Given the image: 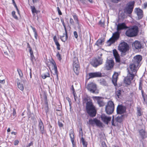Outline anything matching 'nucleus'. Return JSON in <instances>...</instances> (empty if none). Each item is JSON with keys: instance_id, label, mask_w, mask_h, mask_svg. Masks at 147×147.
I'll return each mask as SVG.
<instances>
[{"instance_id": "4be33fe9", "label": "nucleus", "mask_w": 147, "mask_h": 147, "mask_svg": "<svg viewBox=\"0 0 147 147\" xmlns=\"http://www.w3.org/2000/svg\"><path fill=\"white\" fill-rule=\"evenodd\" d=\"M118 74L117 73H115L113 76L112 82L115 86L117 85V82Z\"/></svg>"}, {"instance_id": "473e14b6", "label": "nucleus", "mask_w": 147, "mask_h": 147, "mask_svg": "<svg viewBox=\"0 0 147 147\" xmlns=\"http://www.w3.org/2000/svg\"><path fill=\"white\" fill-rule=\"evenodd\" d=\"M42 76L43 79H45L47 78L50 77V74L49 72H47L45 74H42Z\"/></svg>"}, {"instance_id": "dca6fc26", "label": "nucleus", "mask_w": 147, "mask_h": 147, "mask_svg": "<svg viewBox=\"0 0 147 147\" xmlns=\"http://www.w3.org/2000/svg\"><path fill=\"white\" fill-rule=\"evenodd\" d=\"M88 75L89 77V79L101 77L102 76L101 73L99 72L90 73Z\"/></svg>"}, {"instance_id": "1a4fd4ad", "label": "nucleus", "mask_w": 147, "mask_h": 147, "mask_svg": "<svg viewBox=\"0 0 147 147\" xmlns=\"http://www.w3.org/2000/svg\"><path fill=\"white\" fill-rule=\"evenodd\" d=\"M114 61L112 59H107L105 65V67L107 70H110L114 66Z\"/></svg>"}, {"instance_id": "c85d7f7f", "label": "nucleus", "mask_w": 147, "mask_h": 147, "mask_svg": "<svg viewBox=\"0 0 147 147\" xmlns=\"http://www.w3.org/2000/svg\"><path fill=\"white\" fill-rule=\"evenodd\" d=\"M73 18L76 22V23L77 24H79V20L77 16L76 13H74L72 15Z\"/></svg>"}, {"instance_id": "09e8293b", "label": "nucleus", "mask_w": 147, "mask_h": 147, "mask_svg": "<svg viewBox=\"0 0 147 147\" xmlns=\"http://www.w3.org/2000/svg\"><path fill=\"white\" fill-rule=\"evenodd\" d=\"M19 142V141L18 140H16L14 141V144L15 145H18Z\"/></svg>"}, {"instance_id": "9b49d317", "label": "nucleus", "mask_w": 147, "mask_h": 147, "mask_svg": "<svg viewBox=\"0 0 147 147\" xmlns=\"http://www.w3.org/2000/svg\"><path fill=\"white\" fill-rule=\"evenodd\" d=\"M102 59L99 58L98 59H93L91 61V63L94 67H96L99 65L102 64Z\"/></svg>"}, {"instance_id": "a211bd4d", "label": "nucleus", "mask_w": 147, "mask_h": 147, "mask_svg": "<svg viewBox=\"0 0 147 147\" xmlns=\"http://www.w3.org/2000/svg\"><path fill=\"white\" fill-rule=\"evenodd\" d=\"M128 28V27L124 23H119L117 25V30L118 31L124 29H126Z\"/></svg>"}, {"instance_id": "49530a36", "label": "nucleus", "mask_w": 147, "mask_h": 147, "mask_svg": "<svg viewBox=\"0 0 147 147\" xmlns=\"http://www.w3.org/2000/svg\"><path fill=\"white\" fill-rule=\"evenodd\" d=\"M74 37L76 38H77L78 37V34L77 33V32L76 31H74Z\"/></svg>"}, {"instance_id": "423d86ee", "label": "nucleus", "mask_w": 147, "mask_h": 147, "mask_svg": "<svg viewBox=\"0 0 147 147\" xmlns=\"http://www.w3.org/2000/svg\"><path fill=\"white\" fill-rule=\"evenodd\" d=\"M114 109V105L112 101H109L108 102L107 104L105 107V111L108 114H112Z\"/></svg>"}, {"instance_id": "20e7f679", "label": "nucleus", "mask_w": 147, "mask_h": 147, "mask_svg": "<svg viewBox=\"0 0 147 147\" xmlns=\"http://www.w3.org/2000/svg\"><path fill=\"white\" fill-rule=\"evenodd\" d=\"M119 51L121 52V55H125L129 49V46L127 43L125 42H121L118 47Z\"/></svg>"}, {"instance_id": "a878e982", "label": "nucleus", "mask_w": 147, "mask_h": 147, "mask_svg": "<svg viewBox=\"0 0 147 147\" xmlns=\"http://www.w3.org/2000/svg\"><path fill=\"white\" fill-rule=\"evenodd\" d=\"M73 69L75 74L78 75L79 73V66L74 67Z\"/></svg>"}, {"instance_id": "680f3d73", "label": "nucleus", "mask_w": 147, "mask_h": 147, "mask_svg": "<svg viewBox=\"0 0 147 147\" xmlns=\"http://www.w3.org/2000/svg\"><path fill=\"white\" fill-rule=\"evenodd\" d=\"M34 37L36 39H37V32H35L34 33Z\"/></svg>"}, {"instance_id": "052dcab7", "label": "nucleus", "mask_w": 147, "mask_h": 147, "mask_svg": "<svg viewBox=\"0 0 147 147\" xmlns=\"http://www.w3.org/2000/svg\"><path fill=\"white\" fill-rule=\"evenodd\" d=\"M111 1L114 3H117L119 1V0H111Z\"/></svg>"}, {"instance_id": "393cba45", "label": "nucleus", "mask_w": 147, "mask_h": 147, "mask_svg": "<svg viewBox=\"0 0 147 147\" xmlns=\"http://www.w3.org/2000/svg\"><path fill=\"white\" fill-rule=\"evenodd\" d=\"M67 38V36L66 31V32H65V33H63V36L61 37V39L62 41L65 42Z\"/></svg>"}, {"instance_id": "9d476101", "label": "nucleus", "mask_w": 147, "mask_h": 147, "mask_svg": "<svg viewBox=\"0 0 147 147\" xmlns=\"http://www.w3.org/2000/svg\"><path fill=\"white\" fill-rule=\"evenodd\" d=\"M134 1H131L128 3V6L126 7L125 9L127 13L130 14L132 13L134 8Z\"/></svg>"}, {"instance_id": "4d7b16f0", "label": "nucleus", "mask_w": 147, "mask_h": 147, "mask_svg": "<svg viewBox=\"0 0 147 147\" xmlns=\"http://www.w3.org/2000/svg\"><path fill=\"white\" fill-rule=\"evenodd\" d=\"M53 39L54 42L57 41V37L56 36H54Z\"/></svg>"}, {"instance_id": "f704fd0d", "label": "nucleus", "mask_w": 147, "mask_h": 147, "mask_svg": "<svg viewBox=\"0 0 147 147\" xmlns=\"http://www.w3.org/2000/svg\"><path fill=\"white\" fill-rule=\"evenodd\" d=\"M61 21L62 24L63 25V27L64 28L65 32H66L67 29H66V27L65 26V25L64 23V20L62 18V19H61Z\"/></svg>"}, {"instance_id": "e2e57ef3", "label": "nucleus", "mask_w": 147, "mask_h": 147, "mask_svg": "<svg viewBox=\"0 0 147 147\" xmlns=\"http://www.w3.org/2000/svg\"><path fill=\"white\" fill-rule=\"evenodd\" d=\"M33 144V143L32 142H30V143H29V144H28V147H30V146H32V145Z\"/></svg>"}, {"instance_id": "f03ea898", "label": "nucleus", "mask_w": 147, "mask_h": 147, "mask_svg": "<svg viewBox=\"0 0 147 147\" xmlns=\"http://www.w3.org/2000/svg\"><path fill=\"white\" fill-rule=\"evenodd\" d=\"M86 109L87 113L91 117L96 116V111L91 100L87 101L86 103Z\"/></svg>"}, {"instance_id": "774afa93", "label": "nucleus", "mask_w": 147, "mask_h": 147, "mask_svg": "<svg viewBox=\"0 0 147 147\" xmlns=\"http://www.w3.org/2000/svg\"><path fill=\"white\" fill-rule=\"evenodd\" d=\"M55 42V44L56 45V46L60 45V44L58 41Z\"/></svg>"}, {"instance_id": "f3484780", "label": "nucleus", "mask_w": 147, "mask_h": 147, "mask_svg": "<svg viewBox=\"0 0 147 147\" xmlns=\"http://www.w3.org/2000/svg\"><path fill=\"white\" fill-rule=\"evenodd\" d=\"M135 12L137 15L139 19H141L143 17L142 10L140 8H136L135 9Z\"/></svg>"}, {"instance_id": "3c124183", "label": "nucleus", "mask_w": 147, "mask_h": 147, "mask_svg": "<svg viewBox=\"0 0 147 147\" xmlns=\"http://www.w3.org/2000/svg\"><path fill=\"white\" fill-rule=\"evenodd\" d=\"M58 124L59 126L60 127H63V125L61 122H60L59 121H58Z\"/></svg>"}, {"instance_id": "c756f323", "label": "nucleus", "mask_w": 147, "mask_h": 147, "mask_svg": "<svg viewBox=\"0 0 147 147\" xmlns=\"http://www.w3.org/2000/svg\"><path fill=\"white\" fill-rule=\"evenodd\" d=\"M17 84L18 88L21 91H23L24 89L23 84L20 82H18L17 83Z\"/></svg>"}, {"instance_id": "0eeeda50", "label": "nucleus", "mask_w": 147, "mask_h": 147, "mask_svg": "<svg viewBox=\"0 0 147 147\" xmlns=\"http://www.w3.org/2000/svg\"><path fill=\"white\" fill-rule=\"evenodd\" d=\"M119 33L118 31L113 33L112 37L107 41L108 46H110L114 43L119 38Z\"/></svg>"}, {"instance_id": "b1692460", "label": "nucleus", "mask_w": 147, "mask_h": 147, "mask_svg": "<svg viewBox=\"0 0 147 147\" xmlns=\"http://www.w3.org/2000/svg\"><path fill=\"white\" fill-rule=\"evenodd\" d=\"M73 67L79 66L78 59L76 57H74L73 58Z\"/></svg>"}, {"instance_id": "2eb2a0df", "label": "nucleus", "mask_w": 147, "mask_h": 147, "mask_svg": "<svg viewBox=\"0 0 147 147\" xmlns=\"http://www.w3.org/2000/svg\"><path fill=\"white\" fill-rule=\"evenodd\" d=\"M101 118L102 121L105 124H108L109 122L110 121L111 119V117H108L105 115L102 114L101 116Z\"/></svg>"}, {"instance_id": "39448f33", "label": "nucleus", "mask_w": 147, "mask_h": 147, "mask_svg": "<svg viewBox=\"0 0 147 147\" xmlns=\"http://www.w3.org/2000/svg\"><path fill=\"white\" fill-rule=\"evenodd\" d=\"M87 89L90 92L93 93L98 94V91L97 89L96 84L94 83L91 82L88 84Z\"/></svg>"}, {"instance_id": "f257e3e1", "label": "nucleus", "mask_w": 147, "mask_h": 147, "mask_svg": "<svg viewBox=\"0 0 147 147\" xmlns=\"http://www.w3.org/2000/svg\"><path fill=\"white\" fill-rule=\"evenodd\" d=\"M138 67V65L134 63L130 65L129 67L127 69L128 73L127 76L125 79V83L128 85L130 84L131 81L136 75Z\"/></svg>"}, {"instance_id": "cd10ccee", "label": "nucleus", "mask_w": 147, "mask_h": 147, "mask_svg": "<svg viewBox=\"0 0 147 147\" xmlns=\"http://www.w3.org/2000/svg\"><path fill=\"white\" fill-rule=\"evenodd\" d=\"M104 41V40L103 39H99L96 42L95 45L98 46H99V45H101Z\"/></svg>"}, {"instance_id": "13d9d810", "label": "nucleus", "mask_w": 147, "mask_h": 147, "mask_svg": "<svg viewBox=\"0 0 147 147\" xmlns=\"http://www.w3.org/2000/svg\"><path fill=\"white\" fill-rule=\"evenodd\" d=\"M31 28L33 30L34 33H35V32H36V29H35V28H34L32 27V26H31Z\"/></svg>"}, {"instance_id": "603ef678", "label": "nucleus", "mask_w": 147, "mask_h": 147, "mask_svg": "<svg viewBox=\"0 0 147 147\" xmlns=\"http://www.w3.org/2000/svg\"><path fill=\"white\" fill-rule=\"evenodd\" d=\"M82 144L83 146H87V142L85 141L82 143Z\"/></svg>"}, {"instance_id": "69168bd1", "label": "nucleus", "mask_w": 147, "mask_h": 147, "mask_svg": "<svg viewBox=\"0 0 147 147\" xmlns=\"http://www.w3.org/2000/svg\"><path fill=\"white\" fill-rule=\"evenodd\" d=\"M111 123H112V125H113V126H115V124H114V119H113L112 121H111Z\"/></svg>"}, {"instance_id": "a19ab883", "label": "nucleus", "mask_w": 147, "mask_h": 147, "mask_svg": "<svg viewBox=\"0 0 147 147\" xmlns=\"http://www.w3.org/2000/svg\"><path fill=\"white\" fill-rule=\"evenodd\" d=\"M56 56H57V58L60 61V60H61V55L59 54V52H58L57 53V55H56Z\"/></svg>"}, {"instance_id": "5fc2aeb1", "label": "nucleus", "mask_w": 147, "mask_h": 147, "mask_svg": "<svg viewBox=\"0 0 147 147\" xmlns=\"http://www.w3.org/2000/svg\"><path fill=\"white\" fill-rule=\"evenodd\" d=\"M13 4L14 5L15 7L16 8V10H17V11H18V13L19 14V10H18V7H17V6L16 5V3H14Z\"/></svg>"}, {"instance_id": "de8ad7c7", "label": "nucleus", "mask_w": 147, "mask_h": 147, "mask_svg": "<svg viewBox=\"0 0 147 147\" xmlns=\"http://www.w3.org/2000/svg\"><path fill=\"white\" fill-rule=\"evenodd\" d=\"M45 112L46 113V114H47L49 110L48 107V106H46V107H45Z\"/></svg>"}, {"instance_id": "ea45409f", "label": "nucleus", "mask_w": 147, "mask_h": 147, "mask_svg": "<svg viewBox=\"0 0 147 147\" xmlns=\"http://www.w3.org/2000/svg\"><path fill=\"white\" fill-rule=\"evenodd\" d=\"M142 114L141 112V111L140 109H138L137 110V115L138 116H140L142 115Z\"/></svg>"}, {"instance_id": "4468645a", "label": "nucleus", "mask_w": 147, "mask_h": 147, "mask_svg": "<svg viewBox=\"0 0 147 147\" xmlns=\"http://www.w3.org/2000/svg\"><path fill=\"white\" fill-rule=\"evenodd\" d=\"M142 59V57L141 55H137L134 57L133 60V63L139 66Z\"/></svg>"}, {"instance_id": "a18cd8bd", "label": "nucleus", "mask_w": 147, "mask_h": 147, "mask_svg": "<svg viewBox=\"0 0 147 147\" xmlns=\"http://www.w3.org/2000/svg\"><path fill=\"white\" fill-rule=\"evenodd\" d=\"M101 146L102 147H107L105 142H102L101 143Z\"/></svg>"}, {"instance_id": "5701e85b", "label": "nucleus", "mask_w": 147, "mask_h": 147, "mask_svg": "<svg viewBox=\"0 0 147 147\" xmlns=\"http://www.w3.org/2000/svg\"><path fill=\"white\" fill-rule=\"evenodd\" d=\"M94 99H96L97 100V102L100 107H102L105 105L104 102L102 100L100 99L98 97H94Z\"/></svg>"}, {"instance_id": "6e6552de", "label": "nucleus", "mask_w": 147, "mask_h": 147, "mask_svg": "<svg viewBox=\"0 0 147 147\" xmlns=\"http://www.w3.org/2000/svg\"><path fill=\"white\" fill-rule=\"evenodd\" d=\"M87 123L89 125H91L93 126H94L95 124H96L97 126L98 127H102V123L100 120L96 118L90 119Z\"/></svg>"}, {"instance_id": "0e129e2a", "label": "nucleus", "mask_w": 147, "mask_h": 147, "mask_svg": "<svg viewBox=\"0 0 147 147\" xmlns=\"http://www.w3.org/2000/svg\"><path fill=\"white\" fill-rule=\"evenodd\" d=\"M29 52L30 54L33 53V51L32 48H30L29 49Z\"/></svg>"}, {"instance_id": "f8f14e48", "label": "nucleus", "mask_w": 147, "mask_h": 147, "mask_svg": "<svg viewBox=\"0 0 147 147\" xmlns=\"http://www.w3.org/2000/svg\"><path fill=\"white\" fill-rule=\"evenodd\" d=\"M53 64L54 66V68L52 69L51 73L53 79L54 78H55L58 80V77L57 66L55 63H53Z\"/></svg>"}, {"instance_id": "864d4df0", "label": "nucleus", "mask_w": 147, "mask_h": 147, "mask_svg": "<svg viewBox=\"0 0 147 147\" xmlns=\"http://www.w3.org/2000/svg\"><path fill=\"white\" fill-rule=\"evenodd\" d=\"M78 1H80L82 3L84 4L85 3V0H77Z\"/></svg>"}, {"instance_id": "e433bc0d", "label": "nucleus", "mask_w": 147, "mask_h": 147, "mask_svg": "<svg viewBox=\"0 0 147 147\" xmlns=\"http://www.w3.org/2000/svg\"><path fill=\"white\" fill-rule=\"evenodd\" d=\"M121 91L120 90H117L116 92V93L118 98H119V96L121 95Z\"/></svg>"}, {"instance_id": "2f4dec72", "label": "nucleus", "mask_w": 147, "mask_h": 147, "mask_svg": "<svg viewBox=\"0 0 147 147\" xmlns=\"http://www.w3.org/2000/svg\"><path fill=\"white\" fill-rule=\"evenodd\" d=\"M69 136L71 139L72 143L73 144L74 142V135L73 132H71L69 134Z\"/></svg>"}, {"instance_id": "72a5a7b5", "label": "nucleus", "mask_w": 147, "mask_h": 147, "mask_svg": "<svg viewBox=\"0 0 147 147\" xmlns=\"http://www.w3.org/2000/svg\"><path fill=\"white\" fill-rule=\"evenodd\" d=\"M30 8L32 13H36V10L34 6H31Z\"/></svg>"}, {"instance_id": "4c0bfd02", "label": "nucleus", "mask_w": 147, "mask_h": 147, "mask_svg": "<svg viewBox=\"0 0 147 147\" xmlns=\"http://www.w3.org/2000/svg\"><path fill=\"white\" fill-rule=\"evenodd\" d=\"M116 121L119 122H121L122 121V118L121 117H117L116 118Z\"/></svg>"}, {"instance_id": "6ab92c4d", "label": "nucleus", "mask_w": 147, "mask_h": 147, "mask_svg": "<svg viewBox=\"0 0 147 147\" xmlns=\"http://www.w3.org/2000/svg\"><path fill=\"white\" fill-rule=\"evenodd\" d=\"M132 46L136 49H139L142 48V45L141 42L138 40L135 41L133 44Z\"/></svg>"}, {"instance_id": "7ed1b4c3", "label": "nucleus", "mask_w": 147, "mask_h": 147, "mask_svg": "<svg viewBox=\"0 0 147 147\" xmlns=\"http://www.w3.org/2000/svg\"><path fill=\"white\" fill-rule=\"evenodd\" d=\"M138 31V27L137 26H134L128 29L125 32V34L129 37H134L137 35Z\"/></svg>"}, {"instance_id": "ddd939ff", "label": "nucleus", "mask_w": 147, "mask_h": 147, "mask_svg": "<svg viewBox=\"0 0 147 147\" xmlns=\"http://www.w3.org/2000/svg\"><path fill=\"white\" fill-rule=\"evenodd\" d=\"M126 110V107L122 105H118L117 108V114H122L124 113Z\"/></svg>"}, {"instance_id": "7c9ffc66", "label": "nucleus", "mask_w": 147, "mask_h": 147, "mask_svg": "<svg viewBox=\"0 0 147 147\" xmlns=\"http://www.w3.org/2000/svg\"><path fill=\"white\" fill-rule=\"evenodd\" d=\"M139 133L142 138H144V136H145L144 131L143 129L140 130L139 131Z\"/></svg>"}, {"instance_id": "bb28decb", "label": "nucleus", "mask_w": 147, "mask_h": 147, "mask_svg": "<svg viewBox=\"0 0 147 147\" xmlns=\"http://www.w3.org/2000/svg\"><path fill=\"white\" fill-rule=\"evenodd\" d=\"M100 84L103 86H107V84L106 81L103 79H102L100 80Z\"/></svg>"}, {"instance_id": "bf43d9fd", "label": "nucleus", "mask_w": 147, "mask_h": 147, "mask_svg": "<svg viewBox=\"0 0 147 147\" xmlns=\"http://www.w3.org/2000/svg\"><path fill=\"white\" fill-rule=\"evenodd\" d=\"M16 114V110L15 109H13V116L15 115Z\"/></svg>"}, {"instance_id": "79ce46f5", "label": "nucleus", "mask_w": 147, "mask_h": 147, "mask_svg": "<svg viewBox=\"0 0 147 147\" xmlns=\"http://www.w3.org/2000/svg\"><path fill=\"white\" fill-rule=\"evenodd\" d=\"M31 60L32 61H33L34 59V57L33 55V53L30 54Z\"/></svg>"}, {"instance_id": "c9c22d12", "label": "nucleus", "mask_w": 147, "mask_h": 147, "mask_svg": "<svg viewBox=\"0 0 147 147\" xmlns=\"http://www.w3.org/2000/svg\"><path fill=\"white\" fill-rule=\"evenodd\" d=\"M17 71L20 77H22L23 76V74L21 70L20 69H18Z\"/></svg>"}, {"instance_id": "412c9836", "label": "nucleus", "mask_w": 147, "mask_h": 147, "mask_svg": "<svg viewBox=\"0 0 147 147\" xmlns=\"http://www.w3.org/2000/svg\"><path fill=\"white\" fill-rule=\"evenodd\" d=\"M38 128L40 131L41 133L42 134H43L45 133V131L44 130V127L43 125V123L41 121V120H40L39 122V124L38 125Z\"/></svg>"}, {"instance_id": "6e6d98bb", "label": "nucleus", "mask_w": 147, "mask_h": 147, "mask_svg": "<svg viewBox=\"0 0 147 147\" xmlns=\"http://www.w3.org/2000/svg\"><path fill=\"white\" fill-rule=\"evenodd\" d=\"M5 81L4 79H3L2 80H1L0 79V83L3 84L5 83Z\"/></svg>"}, {"instance_id": "aec40b11", "label": "nucleus", "mask_w": 147, "mask_h": 147, "mask_svg": "<svg viewBox=\"0 0 147 147\" xmlns=\"http://www.w3.org/2000/svg\"><path fill=\"white\" fill-rule=\"evenodd\" d=\"M113 52L116 62L118 63L120 62V56L117 50L116 49H114L113 51Z\"/></svg>"}, {"instance_id": "8fccbe9b", "label": "nucleus", "mask_w": 147, "mask_h": 147, "mask_svg": "<svg viewBox=\"0 0 147 147\" xmlns=\"http://www.w3.org/2000/svg\"><path fill=\"white\" fill-rule=\"evenodd\" d=\"M141 92H142V97L144 100H145V98L144 96V92L143 90H142Z\"/></svg>"}, {"instance_id": "c03bdc74", "label": "nucleus", "mask_w": 147, "mask_h": 147, "mask_svg": "<svg viewBox=\"0 0 147 147\" xmlns=\"http://www.w3.org/2000/svg\"><path fill=\"white\" fill-rule=\"evenodd\" d=\"M57 10L59 15H62V13L61 12L59 7H57Z\"/></svg>"}, {"instance_id": "338daca9", "label": "nucleus", "mask_w": 147, "mask_h": 147, "mask_svg": "<svg viewBox=\"0 0 147 147\" xmlns=\"http://www.w3.org/2000/svg\"><path fill=\"white\" fill-rule=\"evenodd\" d=\"M60 45L57 46V49L58 50H59L60 49Z\"/></svg>"}, {"instance_id": "58836bf2", "label": "nucleus", "mask_w": 147, "mask_h": 147, "mask_svg": "<svg viewBox=\"0 0 147 147\" xmlns=\"http://www.w3.org/2000/svg\"><path fill=\"white\" fill-rule=\"evenodd\" d=\"M12 14L13 17L15 19H18V17L15 14V12L14 11H13L12 12Z\"/></svg>"}, {"instance_id": "37998d69", "label": "nucleus", "mask_w": 147, "mask_h": 147, "mask_svg": "<svg viewBox=\"0 0 147 147\" xmlns=\"http://www.w3.org/2000/svg\"><path fill=\"white\" fill-rule=\"evenodd\" d=\"M69 22H70V23L71 24H72V25H74V22L73 19H72V18H70Z\"/></svg>"}]
</instances>
